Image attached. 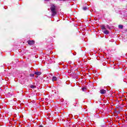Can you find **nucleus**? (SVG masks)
I'll return each mask as SVG.
<instances>
[{
    "label": "nucleus",
    "mask_w": 127,
    "mask_h": 127,
    "mask_svg": "<svg viewBox=\"0 0 127 127\" xmlns=\"http://www.w3.org/2000/svg\"><path fill=\"white\" fill-rule=\"evenodd\" d=\"M51 11L52 12V15L54 16L57 14V12H56V6L54 4H52L50 7Z\"/></svg>",
    "instance_id": "f257e3e1"
},
{
    "label": "nucleus",
    "mask_w": 127,
    "mask_h": 127,
    "mask_svg": "<svg viewBox=\"0 0 127 127\" xmlns=\"http://www.w3.org/2000/svg\"><path fill=\"white\" fill-rule=\"evenodd\" d=\"M27 43L30 46H32V45H34V44H35V41H34V40H28V41H27Z\"/></svg>",
    "instance_id": "f03ea898"
},
{
    "label": "nucleus",
    "mask_w": 127,
    "mask_h": 127,
    "mask_svg": "<svg viewBox=\"0 0 127 127\" xmlns=\"http://www.w3.org/2000/svg\"><path fill=\"white\" fill-rule=\"evenodd\" d=\"M100 93L102 94V95H104V94H106V93H107V90L105 89H101L100 90Z\"/></svg>",
    "instance_id": "7ed1b4c3"
},
{
    "label": "nucleus",
    "mask_w": 127,
    "mask_h": 127,
    "mask_svg": "<svg viewBox=\"0 0 127 127\" xmlns=\"http://www.w3.org/2000/svg\"><path fill=\"white\" fill-rule=\"evenodd\" d=\"M41 74H42V73L40 71H37V72H34V74L37 75V76H40V75H41Z\"/></svg>",
    "instance_id": "20e7f679"
},
{
    "label": "nucleus",
    "mask_w": 127,
    "mask_h": 127,
    "mask_svg": "<svg viewBox=\"0 0 127 127\" xmlns=\"http://www.w3.org/2000/svg\"><path fill=\"white\" fill-rule=\"evenodd\" d=\"M29 87L31 88V89H35V88H36V86L33 85L32 84L30 85Z\"/></svg>",
    "instance_id": "39448f33"
},
{
    "label": "nucleus",
    "mask_w": 127,
    "mask_h": 127,
    "mask_svg": "<svg viewBox=\"0 0 127 127\" xmlns=\"http://www.w3.org/2000/svg\"><path fill=\"white\" fill-rule=\"evenodd\" d=\"M57 77L56 76H53L52 78V81H57Z\"/></svg>",
    "instance_id": "423d86ee"
},
{
    "label": "nucleus",
    "mask_w": 127,
    "mask_h": 127,
    "mask_svg": "<svg viewBox=\"0 0 127 127\" xmlns=\"http://www.w3.org/2000/svg\"><path fill=\"white\" fill-rule=\"evenodd\" d=\"M103 32H104V34H109V31H108V30H104Z\"/></svg>",
    "instance_id": "0eeeda50"
},
{
    "label": "nucleus",
    "mask_w": 127,
    "mask_h": 127,
    "mask_svg": "<svg viewBox=\"0 0 127 127\" xmlns=\"http://www.w3.org/2000/svg\"><path fill=\"white\" fill-rule=\"evenodd\" d=\"M119 28H120V29H123V28H124V25H119Z\"/></svg>",
    "instance_id": "6e6552de"
},
{
    "label": "nucleus",
    "mask_w": 127,
    "mask_h": 127,
    "mask_svg": "<svg viewBox=\"0 0 127 127\" xmlns=\"http://www.w3.org/2000/svg\"><path fill=\"white\" fill-rule=\"evenodd\" d=\"M101 29L102 30H106V26H105V25H103L102 26H101Z\"/></svg>",
    "instance_id": "1a4fd4ad"
},
{
    "label": "nucleus",
    "mask_w": 127,
    "mask_h": 127,
    "mask_svg": "<svg viewBox=\"0 0 127 127\" xmlns=\"http://www.w3.org/2000/svg\"><path fill=\"white\" fill-rule=\"evenodd\" d=\"M87 88H86V87H82L81 88L82 91H83V92H86V90Z\"/></svg>",
    "instance_id": "9d476101"
},
{
    "label": "nucleus",
    "mask_w": 127,
    "mask_h": 127,
    "mask_svg": "<svg viewBox=\"0 0 127 127\" xmlns=\"http://www.w3.org/2000/svg\"><path fill=\"white\" fill-rule=\"evenodd\" d=\"M83 10H87V9H88V7H87L86 6H84L83 7Z\"/></svg>",
    "instance_id": "9b49d317"
},
{
    "label": "nucleus",
    "mask_w": 127,
    "mask_h": 127,
    "mask_svg": "<svg viewBox=\"0 0 127 127\" xmlns=\"http://www.w3.org/2000/svg\"><path fill=\"white\" fill-rule=\"evenodd\" d=\"M106 27H107V28H108V29H111V27H110V26L109 25H106Z\"/></svg>",
    "instance_id": "f8f14e48"
},
{
    "label": "nucleus",
    "mask_w": 127,
    "mask_h": 127,
    "mask_svg": "<svg viewBox=\"0 0 127 127\" xmlns=\"http://www.w3.org/2000/svg\"><path fill=\"white\" fill-rule=\"evenodd\" d=\"M30 77H34V74H33V73L30 74Z\"/></svg>",
    "instance_id": "ddd939ff"
},
{
    "label": "nucleus",
    "mask_w": 127,
    "mask_h": 127,
    "mask_svg": "<svg viewBox=\"0 0 127 127\" xmlns=\"http://www.w3.org/2000/svg\"><path fill=\"white\" fill-rule=\"evenodd\" d=\"M60 1H69V0H59Z\"/></svg>",
    "instance_id": "4468645a"
},
{
    "label": "nucleus",
    "mask_w": 127,
    "mask_h": 127,
    "mask_svg": "<svg viewBox=\"0 0 127 127\" xmlns=\"http://www.w3.org/2000/svg\"><path fill=\"white\" fill-rule=\"evenodd\" d=\"M45 0V1H50L51 0Z\"/></svg>",
    "instance_id": "2eb2a0df"
},
{
    "label": "nucleus",
    "mask_w": 127,
    "mask_h": 127,
    "mask_svg": "<svg viewBox=\"0 0 127 127\" xmlns=\"http://www.w3.org/2000/svg\"><path fill=\"white\" fill-rule=\"evenodd\" d=\"M39 127H43L42 125H40Z\"/></svg>",
    "instance_id": "dca6fc26"
}]
</instances>
